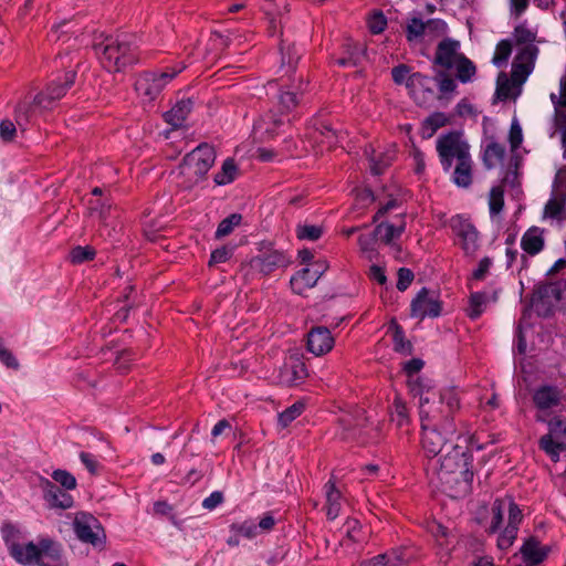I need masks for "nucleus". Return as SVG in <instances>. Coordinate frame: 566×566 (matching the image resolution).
I'll use <instances>...</instances> for the list:
<instances>
[{"mask_svg":"<svg viewBox=\"0 0 566 566\" xmlns=\"http://www.w3.org/2000/svg\"><path fill=\"white\" fill-rule=\"evenodd\" d=\"M41 549V539L38 544L32 542L28 544H13L10 547L12 557L20 564L30 565L39 562Z\"/></svg>","mask_w":566,"mask_h":566,"instance_id":"23","label":"nucleus"},{"mask_svg":"<svg viewBox=\"0 0 566 566\" xmlns=\"http://www.w3.org/2000/svg\"><path fill=\"white\" fill-rule=\"evenodd\" d=\"M515 41L520 45H528V43H534L535 33L525 28L524 25H518L514 30Z\"/></svg>","mask_w":566,"mask_h":566,"instance_id":"60","label":"nucleus"},{"mask_svg":"<svg viewBox=\"0 0 566 566\" xmlns=\"http://www.w3.org/2000/svg\"><path fill=\"white\" fill-rule=\"evenodd\" d=\"M411 316L423 319L438 317L441 314V303L434 292L422 287L410 305Z\"/></svg>","mask_w":566,"mask_h":566,"instance_id":"12","label":"nucleus"},{"mask_svg":"<svg viewBox=\"0 0 566 566\" xmlns=\"http://www.w3.org/2000/svg\"><path fill=\"white\" fill-rule=\"evenodd\" d=\"M439 403L443 405L446 412L450 418L460 408V399L454 389H446L440 395H437Z\"/></svg>","mask_w":566,"mask_h":566,"instance_id":"38","label":"nucleus"},{"mask_svg":"<svg viewBox=\"0 0 566 566\" xmlns=\"http://www.w3.org/2000/svg\"><path fill=\"white\" fill-rule=\"evenodd\" d=\"M400 562L399 557L394 559L391 555L380 554L369 559L368 566H397Z\"/></svg>","mask_w":566,"mask_h":566,"instance_id":"64","label":"nucleus"},{"mask_svg":"<svg viewBox=\"0 0 566 566\" xmlns=\"http://www.w3.org/2000/svg\"><path fill=\"white\" fill-rule=\"evenodd\" d=\"M377 234L376 232L364 233L358 238V244L361 252L367 253L368 258L371 259L376 250Z\"/></svg>","mask_w":566,"mask_h":566,"instance_id":"52","label":"nucleus"},{"mask_svg":"<svg viewBox=\"0 0 566 566\" xmlns=\"http://www.w3.org/2000/svg\"><path fill=\"white\" fill-rule=\"evenodd\" d=\"M509 142H510L512 151H515L521 146V144L523 142L522 127H521L518 120L515 118L512 120V124H511Z\"/></svg>","mask_w":566,"mask_h":566,"instance_id":"56","label":"nucleus"},{"mask_svg":"<svg viewBox=\"0 0 566 566\" xmlns=\"http://www.w3.org/2000/svg\"><path fill=\"white\" fill-rule=\"evenodd\" d=\"M516 534H517L516 527L506 526L504 528V531L497 537V547L502 551H505L509 547H511L516 537Z\"/></svg>","mask_w":566,"mask_h":566,"instance_id":"58","label":"nucleus"},{"mask_svg":"<svg viewBox=\"0 0 566 566\" xmlns=\"http://www.w3.org/2000/svg\"><path fill=\"white\" fill-rule=\"evenodd\" d=\"M505 504H506L505 500H496L493 503L492 520H491L490 526L488 528V531L490 533L497 532V530L503 521V511H504Z\"/></svg>","mask_w":566,"mask_h":566,"instance_id":"48","label":"nucleus"},{"mask_svg":"<svg viewBox=\"0 0 566 566\" xmlns=\"http://www.w3.org/2000/svg\"><path fill=\"white\" fill-rule=\"evenodd\" d=\"M52 479L66 490H74L76 488L75 476L66 470L57 469L53 471Z\"/></svg>","mask_w":566,"mask_h":566,"instance_id":"53","label":"nucleus"},{"mask_svg":"<svg viewBox=\"0 0 566 566\" xmlns=\"http://www.w3.org/2000/svg\"><path fill=\"white\" fill-rule=\"evenodd\" d=\"M409 386L415 395L420 396L419 416L421 428L441 427L447 434H455L452 418L448 416L443 405L439 403L437 395L429 391L424 394L420 387V378L410 379Z\"/></svg>","mask_w":566,"mask_h":566,"instance_id":"3","label":"nucleus"},{"mask_svg":"<svg viewBox=\"0 0 566 566\" xmlns=\"http://www.w3.org/2000/svg\"><path fill=\"white\" fill-rule=\"evenodd\" d=\"M323 230L314 224H298L296 228V235L301 240L315 241L321 238Z\"/></svg>","mask_w":566,"mask_h":566,"instance_id":"46","label":"nucleus"},{"mask_svg":"<svg viewBox=\"0 0 566 566\" xmlns=\"http://www.w3.org/2000/svg\"><path fill=\"white\" fill-rule=\"evenodd\" d=\"M238 168L232 159H227L219 172L214 176L217 185H227L235 179Z\"/></svg>","mask_w":566,"mask_h":566,"instance_id":"40","label":"nucleus"},{"mask_svg":"<svg viewBox=\"0 0 566 566\" xmlns=\"http://www.w3.org/2000/svg\"><path fill=\"white\" fill-rule=\"evenodd\" d=\"M453 182L458 187L467 188L472 182V158L469 154L458 160L453 171Z\"/></svg>","mask_w":566,"mask_h":566,"instance_id":"28","label":"nucleus"},{"mask_svg":"<svg viewBox=\"0 0 566 566\" xmlns=\"http://www.w3.org/2000/svg\"><path fill=\"white\" fill-rule=\"evenodd\" d=\"M391 75L396 84H406L419 104H423L434 96L432 88L429 87L430 78L421 73L410 74L409 66L405 64L395 66L391 70Z\"/></svg>","mask_w":566,"mask_h":566,"instance_id":"7","label":"nucleus"},{"mask_svg":"<svg viewBox=\"0 0 566 566\" xmlns=\"http://www.w3.org/2000/svg\"><path fill=\"white\" fill-rule=\"evenodd\" d=\"M45 500L53 507L69 509L73 504V499L70 494L59 489L51 481L45 480Z\"/></svg>","mask_w":566,"mask_h":566,"instance_id":"26","label":"nucleus"},{"mask_svg":"<svg viewBox=\"0 0 566 566\" xmlns=\"http://www.w3.org/2000/svg\"><path fill=\"white\" fill-rule=\"evenodd\" d=\"M348 56L342 57L337 60V64L340 66H355L357 65L361 57L364 56V49L361 45H348Z\"/></svg>","mask_w":566,"mask_h":566,"instance_id":"47","label":"nucleus"},{"mask_svg":"<svg viewBox=\"0 0 566 566\" xmlns=\"http://www.w3.org/2000/svg\"><path fill=\"white\" fill-rule=\"evenodd\" d=\"M505 158V148L503 145L491 140L484 148L483 163L488 169H492L501 164Z\"/></svg>","mask_w":566,"mask_h":566,"instance_id":"32","label":"nucleus"},{"mask_svg":"<svg viewBox=\"0 0 566 566\" xmlns=\"http://www.w3.org/2000/svg\"><path fill=\"white\" fill-rule=\"evenodd\" d=\"M94 255V249L90 247H76L71 251L70 258L73 263H82L92 260Z\"/></svg>","mask_w":566,"mask_h":566,"instance_id":"57","label":"nucleus"},{"mask_svg":"<svg viewBox=\"0 0 566 566\" xmlns=\"http://www.w3.org/2000/svg\"><path fill=\"white\" fill-rule=\"evenodd\" d=\"M405 229L406 222L403 219H400L399 222L396 224L388 222L379 223L376 227L375 232L384 243L390 244L395 238L401 235Z\"/></svg>","mask_w":566,"mask_h":566,"instance_id":"31","label":"nucleus"},{"mask_svg":"<svg viewBox=\"0 0 566 566\" xmlns=\"http://www.w3.org/2000/svg\"><path fill=\"white\" fill-rule=\"evenodd\" d=\"M102 65L113 72H119L138 62L137 48L126 38L106 36L94 45Z\"/></svg>","mask_w":566,"mask_h":566,"instance_id":"2","label":"nucleus"},{"mask_svg":"<svg viewBox=\"0 0 566 566\" xmlns=\"http://www.w3.org/2000/svg\"><path fill=\"white\" fill-rule=\"evenodd\" d=\"M186 69V64L180 62L166 71H147L142 73L136 82L135 90L139 97L145 103L155 101L163 90L170 83L179 73Z\"/></svg>","mask_w":566,"mask_h":566,"instance_id":"5","label":"nucleus"},{"mask_svg":"<svg viewBox=\"0 0 566 566\" xmlns=\"http://www.w3.org/2000/svg\"><path fill=\"white\" fill-rule=\"evenodd\" d=\"M562 298V290L557 283H546L538 285L532 295V305L538 306L542 303L546 307H552Z\"/></svg>","mask_w":566,"mask_h":566,"instance_id":"21","label":"nucleus"},{"mask_svg":"<svg viewBox=\"0 0 566 566\" xmlns=\"http://www.w3.org/2000/svg\"><path fill=\"white\" fill-rule=\"evenodd\" d=\"M449 123V117L442 112H436L428 116L421 127L422 136L430 138L441 127Z\"/></svg>","mask_w":566,"mask_h":566,"instance_id":"33","label":"nucleus"},{"mask_svg":"<svg viewBox=\"0 0 566 566\" xmlns=\"http://www.w3.org/2000/svg\"><path fill=\"white\" fill-rule=\"evenodd\" d=\"M545 230L539 227H531L521 238V248L527 255L534 256L545 248Z\"/></svg>","mask_w":566,"mask_h":566,"instance_id":"20","label":"nucleus"},{"mask_svg":"<svg viewBox=\"0 0 566 566\" xmlns=\"http://www.w3.org/2000/svg\"><path fill=\"white\" fill-rule=\"evenodd\" d=\"M422 429V448L428 457H438L450 449V440L454 434H447L441 427Z\"/></svg>","mask_w":566,"mask_h":566,"instance_id":"14","label":"nucleus"},{"mask_svg":"<svg viewBox=\"0 0 566 566\" xmlns=\"http://www.w3.org/2000/svg\"><path fill=\"white\" fill-rule=\"evenodd\" d=\"M562 400V390L555 386L544 385L535 389L533 401L539 410L557 407Z\"/></svg>","mask_w":566,"mask_h":566,"instance_id":"22","label":"nucleus"},{"mask_svg":"<svg viewBox=\"0 0 566 566\" xmlns=\"http://www.w3.org/2000/svg\"><path fill=\"white\" fill-rule=\"evenodd\" d=\"M192 104L190 98L179 101L170 111L165 113V120L174 128L182 126L192 109Z\"/></svg>","mask_w":566,"mask_h":566,"instance_id":"24","label":"nucleus"},{"mask_svg":"<svg viewBox=\"0 0 566 566\" xmlns=\"http://www.w3.org/2000/svg\"><path fill=\"white\" fill-rule=\"evenodd\" d=\"M304 408L305 406L303 402L296 401L295 403L286 408L284 411H282L279 415V423L281 424V427H287L293 420H295L297 417L302 415Z\"/></svg>","mask_w":566,"mask_h":566,"instance_id":"43","label":"nucleus"},{"mask_svg":"<svg viewBox=\"0 0 566 566\" xmlns=\"http://www.w3.org/2000/svg\"><path fill=\"white\" fill-rule=\"evenodd\" d=\"M366 154L369 157L370 170L374 175H381L396 157V150L394 147L380 153H377L375 149H371L370 153L366 150Z\"/></svg>","mask_w":566,"mask_h":566,"instance_id":"25","label":"nucleus"},{"mask_svg":"<svg viewBox=\"0 0 566 566\" xmlns=\"http://www.w3.org/2000/svg\"><path fill=\"white\" fill-rule=\"evenodd\" d=\"M390 418L398 427H403L409 423L408 408L399 396H396L394 399L390 409Z\"/></svg>","mask_w":566,"mask_h":566,"instance_id":"36","label":"nucleus"},{"mask_svg":"<svg viewBox=\"0 0 566 566\" xmlns=\"http://www.w3.org/2000/svg\"><path fill=\"white\" fill-rule=\"evenodd\" d=\"M368 25L374 34H379L385 30L387 25V20L381 12H377L374 13L369 19Z\"/></svg>","mask_w":566,"mask_h":566,"instance_id":"63","label":"nucleus"},{"mask_svg":"<svg viewBox=\"0 0 566 566\" xmlns=\"http://www.w3.org/2000/svg\"><path fill=\"white\" fill-rule=\"evenodd\" d=\"M325 492H326V515L329 520H335L340 512L342 504L340 499L342 494L340 492L335 488L334 482L328 481L325 484Z\"/></svg>","mask_w":566,"mask_h":566,"instance_id":"30","label":"nucleus"},{"mask_svg":"<svg viewBox=\"0 0 566 566\" xmlns=\"http://www.w3.org/2000/svg\"><path fill=\"white\" fill-rule=\"evenodd\" d=\"M335 339L325 326H316L307 333V349L315 356H323L334 347Z\"/></svg>","mask_w":566,"mask_h":566,"instance_id":"17","label":"nucleus"},{"mask_svg":"<svg viewBox=\"0 0 566 566\" xmlns=\"http://www.w3.org/2000/svg\"><path fill=\"white\" fill-rule=\"evenodd\" d=\"M533 66L526 63H520L514 61L512 65L511 77L515 84H522L526 81L527 76L531 74Z\"/></svg>","mask_w":566,"mask_h":566,"instance_id":"49","label":"nucleus"},{"mask_svg":"<svg viewBox=\"0 0 566 566\" xmlns=\"http://www.w3.org/2000/svg\"><path fill=\"white\" fill-rule=\"evenodd\" d=\"M453 67L457 70V78L462 83H469L473 81L476 74V67L474 63L465 55L460 57Z\"/></svg>","mask_w":566,"mask_h":566,"instance_id":"35","label":"nucleus"},{"mask_svg":"<svg viewBox=\"0 0 566 566\" xmlns=\"http://www.w3.org/2000/svg\"><path fill=\"white\" fill-rule=\"evenodd\" d=\"M539 448L554 461L566 450V419L555 417L548 422V433L539 439Z\"/></svg>","mask_w":566,"mask_h":566,"instance_id":"10","label":"nucleus"},{"mask_svg":"<svg viewBox=\"0 0 566 566\" xmlns=\"http://www.w3.org/2000/svg\"><path fill=\"white\" fill-rule=\"evenodd\" d=\"M233 254V249L229 247H222L220 249L214 250L211 253V258L209 264H219L228 261Z\"/></svg>","mask_w":566,"mask_h":566,"instance_id":"62","label":"nucleus"},{"mask_svg":"<svg viewBox=\"0 0 566 566\" xmlns=\"http://www.w3.org/2000/svg\"><path fill=\"white\" fill-rule=\"evenodd\" d=\"M565 213V199L563 197H554L545 205L544 217L562 220Z\"/></svg>","mask_w":566,"mask_h":566,"instance_id":"39","label":"nucleus"},{"mask_svg":"<svg viewBox=\"0 0 566 566\" xmlns=\"http://www.w3.org/2000/svg\"><path fill=\"white\" fill-rule=\"evenodd\" d=\"M504 207V190L501 186L493 187L489 195L490 214H499Z\"/></svg>","mask_w":566,"mask_h":566,"instance_id":"42","label":"nucleus"},{"mask_svg":"<svg viewBox=\"0 0 566 566\" xmlns=\"http://www.w3.org/2000/svg\"><path fill=\"white\" fill-rule=\"evenodd\" d=\"M317 281V274L315 272H310V269L305 268L292 276L290 283L293 292L301 295L315 286Z\"/></svg>","mask_w":566,"mask_h":566,"instance_id":"27","label":"nucleus"},{"mask_svg":"<svg viewBox=\"0 0 566 566\" xmlns=\"http://www.w3.org/2000/svg\"><path fill=\"white\" fill-rule=\"evenodd\" d=\"M75 77V71L65 72L62 80L52 81L43 92L34 97L33 105L42 109L52 108L54 103L65 96L66 92L73 86Z\"/></svg>","mask_w":566,"mask_h":566,"instance_id":"11","label":"nucleus"},{"mask_svg":"<svg viewBox=\"0 0 566 566\" xmlns=\"http://www.w3.org/2000/svg\"><path fill=\"white\" fill-rule=\"evenodd\" d=\"M308 376L306 365L298 355H291L279 370L277 379L283 386H297Z\"/></svg>","mask_w":566,"mask_h":566,"instance_id":"15","label":"nucleus"},{"mask_svg":"<svg viewBox=\"0 0 566 566\" xmlns=\"http://www.w3.org/2000/svg\"><path fill=\"white\" fill-rule=\"evenodd\" d=\"M90 210L92 214H96L99 220H105L109 213L111 205L97 199L95 201H90Z\"/></svg>","mask_w":566,"mask_h":566,"instance_id":"61","label":"nucleus"},{"mask_svg":"<svg viewBox=\"0 0 566 566\" xmlns=\"http://www.w3.org/2000/svg\"><path fill=\"white\" fill-rule=\"evenodd\" d=\"M301 55L302 53L295 44H289L287 46L284 44L281 45V66L286 69V74L295 71Z\"/></svg>","mask_w":566,"mask_h":566,"instance_id":"34","label":"nucleus"},{"mask_svg":"<svg viewBox=\"0 0 566 566\" xmlns=\"http://www.w3.org/2000/svg\"><path fill=\"white\" fill-rule=\"evenodd\" d=\"M241 220H242L241 214H239V213L230 214L229 217H227L219 223L217 231H216V237L222 238V237L230 234L233 231V229L240 224Z\"/></svg>","mask_w":566,"mask_h":566,"instance_id":"44","label":"nucleus"},{"mask_svg":"<svg viewBox=\"0 0 566 566\" xmlns=\"http://www.w3.org/2000/svg\"><path fill=\"white\" fill-rule=\"evenodd\" d=\"M524 559L531 564L541 563L546 554L536 541H527L521 548Z\"/></svg>","mask_w":566,"mask_h":566,"instance_id":"37","label":"nucleus"},{"mask_svg":"<svg viewBox=\"0 0 566 566\" xmlns=\"http://www.w3.org/2000/svg\"><path fill=\"white\" fill-rule=\"evenodd\" d=\"M73 530L77 538L94 547H103L106 541L105 531L99 521L92 514L80 512L73 521Z\"/></svg>","mask_w":566,"mask_h":566,"instance_id":"9","label":"nucleus"},{"mask_svg":"<svg viewBox=\"0 0 566 566\" xmlns=\"http://www.w3.org/2000/svg\"><path fill=\"white\" fill-rule=\"evenodd\" d=\"M300 90V86H294L293 90H282L277 97L279 113L270 109L254 124L255 134H259L263 140L271 139L277 135L279 129L285 124L284 116L291 113L298 104Z\"/></svg>","mask_w":566,"mask_h":566,"instance_id":"4","label":"nucleus"},{"mask_svg":"<svg viewBox=\"0 0 566 566\" xmlns=\"http://www.w3.org/2000/svg\"><path fill=\"white\" fill-rule=\"evenodd\" d=\"M38 566H69L62 545L50 538H41Z\"/></svg>","mask_w":566,"mask_h":566,"instance_id":"18","label":"nucleus"},{"mask_svg":"<svg viewBox=\"0 0 566 566\" xmlns=\"http://www.w3.org/2000/svg\"><path fill=\"white\" fill-rule=\"evenodd\" d=\"M214 159L213 147L207 144L199 145L185 157L180 174L188 178L189 184H197L212 167Z\"/></svg>","mask_w":566,"mask_h":566,"instance_id":"6","label":"nucleus"},{"mask_svg":"<svg viewBox=\"0 0 566 566\" xmlns=\"http://www.w3.org/2000/svg\"><path fill=\"white\" fill-rule=\"evenodd\" d=\"M231 532L245 538H254L259 535L258 526L253 521H244L242 523L232 524Z\"/></svg>","mask_w":566,"mask_h":566,"instance_id":"45","label":"nucleus"},{"mask_svg":"<svg viewBox=\"0 0 566 566\" xmlns=\"http://www.w3.org/2000/svg\"><path fill=\"white\" fill-rule=\"evenodd\" d=\"M459 41L452 39L442 40L438 44L434 55V63L444 67L446 70H451L458 60L463 56V54L459 52Z\"/></svg>","mask_w":566,"mask_h":566,"instance_id":"19","label":"nucleus"},{"mask_svg":"<svg viewBox=\"0 0 566 566\" xmlns=\"http://www.w3.org/2000/svg\"><path fill=\"white\" fill-rule=\"evenodd\" d=\"M437 151L443 169L448 171L454 159L458 161L470 154V147L459 133L452 132L438 138Z\"/></svg>","mask_w":566,"mask_h":566,"instance_id":"8","label":"nucleus"},{"mask_svg":"<svg viewBox=\"0 0 566 566\" xmlns=\"http://www.w3.org/2000/svg\"><path fill=\"white\" fill-rule=\"evenodd\" d=\"M408 41H413L426 35V22L421 19L412 18L406 29Z\"/></svg>","mask_w":566,"mask_h":566,"instance_id":"54","label":"nucleus"},{"mask_svg":"<svg viewBox=\"0 0 566 566\" xmlns=\"http://www.w3.org/2000/svg\"><path fill=\"white\" fill-rule=\"evenodd\" d=\"M512 53V42L510 40H501L495 49L492 62L495 66L502 67L506 64Z\"/></svg>","mask_w":566,"mask_h":566,"instance_id":"41","label":"nucleus"},{"mask_svg":"<svg viewBox=\"0 0 566 566\" xmlns=\"http://www.w3.org/2000/svg\"><path fill=\"white\" fill-rule=\"evenodd\" d=\"M437 82L443 97H449V94L453 93L457 88L455 80L450 77L446 72H439L437 74Z\"/></svg>","mask_w":566,"mask_h":566,"instance_id":"51","label":"nucleus"},{"mask_svg":"<svg viewBox=\"0 0 566 566\" xmlns=\"http://www.w3.org/2000/svg\"><path fill=\"white\" fill-rule=\"evenodd\" d=\"M495 302L496 294L494 293L492 297H490L485 292H474L470 295L469 306L467 308V314L471 319H476L484 312L486 305L490 301Z\"/></svg>","mask_w":566,"mask_h":566,"instance_id":"29","label":"nucleus"},{"mask_svg":"<svg viewBox=\"0 0 566 566\" xmlns=\"http://www.w3.org/2000/svg\"><path fill=\"white\" fill-rule=\"evenodd\" d=\"M448 25L441 19H430L426 22V35L441 36L447 32Z\"/></svg>","mask_w":566,"mask_h":566,"instance_id":"55","label":"nucleus"},{"mask_svg":"<svg viewBox=\"0 0 566 566\" xmlns=\"http://www.w3.org/2000/svg\"><path fill=\"white\" fill-rule=\"evenodd\" d=\"M434 468L442 483H463V491H467L473 480L471 470L472 455L468 447L458 442L450 444V449L438 455Z\"/></svg>","mask_w":566,"mask_h":566,"instance_id":"1","label":"nucleus"},{"mask_svg":"<svg viewBox=\"0 0 566 566\" xmlns=\"http://www.w3.org/2000/svg\"><path fill=\"white\" fill-rule=\"evenodd\" d=\"M538 49L534 43H528V45H524L515 56L514 61L520 63H526L531 66H534L535 59L537 56Z\"/></svg>","mask_w":566,"mask_h":566,"instance_id":"50","label":"nucleus"},{"mask_svg":"<svg viewBox=\"0 0 566 566\" xmlns=\"http://www.w3.org/2000/svg\"><path fill=\"white\" fill-rule=\"evenodd\" d=\"M450 227L460 240L465 254H473L479 249V233L474 226L465 218L455 216L450 220Z\"/></svg>","mask_w":566,"mask_h":566,"instance_id":"13","label":"nucleus"},{"mask_svg":"<svg viewBox=\"0 0 566 566\" xmlns=\"http://www.w3.org/2000/svg\"><path fill=\"white\" fill-rule=\"evenodd\" d=\"M290 264V259L281 251L274 250L264 252L251 259L250 268L262 274L268 275L277 269Z\"/></svg>","mask_w":566,"mask_h":566,"instance_id":"16","label":"nucleus"},{"mask_svg":"<svg viewBox=\"0 0 566 566\" xmlns=\"http://www.w3.org/2000/svg\"><path fill=\"white\" fill-rule=\"evenodd\" d=\"M33 106L27 102L19 103L15 107V120L20 127L27 125L30 120V113Z\"/></svg>","mask_w":566,"mask_h":566,"instance_id":"59","label":"nucleus"}]
</instances>
